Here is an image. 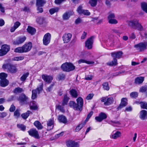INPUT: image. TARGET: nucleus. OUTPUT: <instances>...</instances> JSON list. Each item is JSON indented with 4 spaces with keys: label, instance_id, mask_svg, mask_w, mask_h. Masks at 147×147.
<instances>
[{
    "label": "nucleus",
    "instance_id": "nucleus-1",
    "mask_svg": "<svg viewBox=\"0 0 147 147\" xmlns=\"http://www.w3.org/2000/svg\"><path fill=\"white\" fill-rule=\"evenodd\" d=\"M32 47V44L31 42L26 43L22 47L15 48L14 52L19 53H27L30 51Z\"/></svg>",
    "mask_w": 147,
    "mask_h": 147
},
{
    "label": "nucleus",
    "instance_id": "nucleus-2",
    "mask_svg": "<svg viewBox=\"0 0 147 147\" xmlns=\"http://www.w3.org/2000/svg\"><path fill=\"white\" fill-rule=\"evenodd\" d=\"M129 25L132 28L137 29L139 30H143V28L141 24L139 23V20L135 19L132 20L128 21L127 22Z\"/></svg>",
    "mask_w": 147,
    "mask_h": 147
},
{
    "label": "nucleus",
    "instance_id": "nucleus-3",
    "mask_svg": "<svg viewBox=\"0 0 147 147\" xmlns=\"http://www.w3.org/2000/svg\"><path fill=\"white\" fill-rule=\"evenodd\" d=\"M3 69H7V72L11 73H15L18 71L16 65H13L10 63L4 64L2 66Z\"/></svg>",
    "mask_w": 147,
    "mask_h": 147
},
{
    "label": "nucleus",
    "instance_id": "nucleus-4",
    "mask_svg": "<svg viewBox=\"0 0 147 147\" xmlns=\"http://www.w3.org/2000/svg\"><path fill=\"white\" fill-rule=\"evenodd\" d=\"M61 68L63 71L69 72L74 70L75 67L72 63L66 62L61 65Z\"/></svg>",
    "mask_w": 147,
    "mask_h": 147
},
{
    "label": "nucleus",
    "instance_id": "nucleus-5",
    "mask_svg": "<svg viewBox=\"0 0 147 147\" xmlns=\"http://www.w3.org/2000/svg\"><path fill=\"white\" fill-rule=\"evenodd\" d=\"M7 76V74L4 73L0 74V84L1 86L4 87L8 85L9 81L6 79Z\"/></svg>",
    "mask_w": 147,
    "mask_h": 147
},
{
    "label": "nucleus",
    "instance_id": "nucleus-6",
    "mask_svg": "<svg viewBox=\"0 0 147 147\" xmlns=\"http://www.w3.org/2000/svg\"><path fill=\"white\" fill-rule=\"evenodd\" d=\"M134 47L139 52L143 51L147 48V42L140 43L135 45Z\"/></svg>",
    "mask_w": 147,
    "mask_h": 147
},
{
    "label": "nucleus",
    "instance_id": "nucleus-7",
    "mask_svg": "<svg viewBox=\"0 0 147 147\" xmlns=\"http://www.w3.org/2000/svg\"><path fill=\"white\" fill-rule=\"evenodd\" d=\"M26 39L25 36H19L13 41V44L14 45H19L23 43Z\"/></svg>",
    "mask_w": 147,
    "mask_h": 147
},
{
    "label": "nucleus",
    "instance_id": "nucleus-8",
    "mask_svg": "<svg viewBox=\"0 0 147 147\" xmlns=\"http://www.w3.org/2000/svg\"><path fill=\"white\" fill-rule=\"evenodd\" d=\"M51 38V35L49 33L45 34L43 38V44L45 45H48L50 42Z\"/></svg>",
    "mask_w": 147,
    "mask_h": 147
},
{
    "label": "nucleus",
    "instance_id": "nucleus-9",
    "mask_svg": "<svg viewBox=\"0 0 147 147\" xmlns=\"http://www.w3.org/2000/svg\"><path fill=\"white\" fill-rule=\"evenodd\" d=\"M72 36L71 34L69 33H65L63 34L62 39L64 43L69 42L71 40Z\"/></svg>",
    "mask_w": 147,
    "mask_h": 147
},
{
    "label": "nucleus",
    "instance_id": "nucleus-10",
    "mask_svg": "<svg viewBox=\"0 0 147 147\" xmlns=\"http://www.w3.org/2000/svg\"><path fill=\"white\" fill-rule=\"evenodd\" d=\"M18 100L20 104L23 105L25 103H26L28 100V98L23 93L19 96Z\"/></svg>",
    "mask_w": 147,
    "mask_h": 147
},
{
    "label": "nucleus",
    "instance_id": "nucleus-11",
    "mask_svg": "<svg viewBox=\"0 0 147 147\" xmlns=\"http://www.w3.org/2000/svg\"><path fill=\"white\" fill-rule=\"evenodd\" d=\"M28 132L30 136L34 137L37 139L40 138L38 131L35 129H30L28 131Z\"/></svg>",
    "mask_w": 147,
    "mask_h": 147
},
{
    "label": "nucleus",
    "instance_id": "nucleus-12",
    "mask_svg": "<svg viewBox=\"0 0 147 147\" xmlns=\"http://www.w3.org/2000/svg\"><path fill=\"white\" fill-rule=\"evenodd\" d=\"M94 36H91L85 42L86 47L89 49L92 48V45L93 43V38Z\"/></svg>",
    "mask_w": 147,
    "mask_h": 147
},
{
    "label": "nucleus",
    "instance_id": "nucleus-13",
    "mask_svg": "<svg viewBox=\"0 0 147 147\" xmlns=\"http://www.w3.org/2000/svg\"><path fill=\"white\" fill-rule=\"evenodd\" d=\"M67 147H79V144L78 142L72 140H69L66 142Z\"/></svg>",
    "mask_w": 147,
    "mask_h": 147
},
{
    "label": "nucleus",
    "instance_id": "nucleus-14",
    "mask_svg": "<svg viewBox=\"0 0 147 147\" xmlns=\"http://www.w3.org/2000/svg\"><path fill=\"white\" fill-rule=\"evenodd\" d=\"M42 77L44 80L47 83H50L53 80V77L52 76H48L46 74L42 75Z\"/></svg>",
    "mask_w": 147,
    "mask_h": 147
},
{
    "label": "nucleus",
    "instance_id": "nucleus-15",
    "mask_svg": "<svg viewBox=\"0 0 147 147\" xmlns=\"http://www.w3.org/2000/svg\"><path fill=\"white\" fill-rule=\"evenodd\" d=\"M144 80V77L142 76L137 77L135 79L134 83L136 84H140L143 83Z\"/></svg>",
    "mask_w": 147,
    "mask_h": 147
},
{
    "label": "nucleus",
    "instance_id": "nucleus-16",
    "mask_svg": "<svg viewBox=\"0 0 147 147\" xmlns=\"http://www.w3.org/2000/svg\"><path fill=\"white\" fill-rule=\"evenodd\" d=\"M123 53L121 51L112 52L111 53V56L115 58L119 59L121 57Z\"/></svg>",
    "mask_w": 147,
    "mask_h": 147
},
{
    "label": "nucleus",
    "instance_id": "nucleus-17",
    "mask_svg": "<svg viewBox=\"0 0 147 147\" xmlns=\"http://www.w3.org/2000/svg\"><path fill=\"white\" fill-rule=\"evenodd\" d=\"M74 13L71 11L67 12L64 13L63 16V19L64 20H68L71 16L73 15Z\"/></svg>",
    "mask_w": 147,
    "mask_h": 147
},
{
    "label": "nucleus",
    "instance_id": "nucleus-18",
    "mask_svg": "<svg viewBox=\"0 0 147 147\" xmlns=\"http://www.w3.org/2000/svg\"><path fill=\"white\" fill-rule=\"evenodd\" d=\"M127 99L126 98H123L121 100V103L117 109H119L125 107L127 105Z\"/></svg>",
    "mask_w": 147,
    "mask_h": 147
},
{
    "label": "nucleus",
    "instance_id": "nucleus-19",
    "mask_svg": "<svg viewBox=\"0 0 147 147\" xmlns=\"http://www.w3.org/2000/svg\"><path fill=\"white\" fill-rule=\"evenodd\" d=\"M76 101L77 103L76 104L78 105V110H80L83 104V99L80 97L78 98L77 99Z\"/></svg>",
    "mask_w": 147,
    "mask_h": 147
},
{
    "label": "nucleus",
    "instance_id": "nucleus-20",
    "mask_svg": "<svg viewBox=\"0 0 147 147\" xmlns=\"http://www.w3.org/2000/svg\"><path fill=\"white\" fill-rule=\"evenodd\" d=\"M54 120L53 119H50L47 123L48 130H50L53 129L54 126Z\"/></svg>",
    "mask_w": 147,
    "mask_h": 147
},
{
    "label": "nucleus",
    "instance_id": "nucleus-21",
    "mask_svg": "<svg viewBox=\"0 0 147 147\" xmlns=\"http://www.w3.org/2000/svg\"><path fill=\"white\" fill-rule=\"evenodd\" d=\"M78 63L79 64L82 63H86L88 64H94V61H89L85 59H80L78 61Z\"/></svg>",
    "mask_w": 147,
    "mask_h": 147
},
{
    "label": "nucleus",
    "instance_id": "nucleus-22",
    "mask_svg": "<svg viewBox=\"0 0 147 147\" xmlns=\"http://www.w3.org/2000/svg\"><path fill=\"white\" fill-rule=\"evenodd\" d=\"M39 88H37L36 89L33 90L32 91V98L34 100L37 97V93L39 92Z\"/></svg>",
    "mask_w": 147,
    "mask_h": 147
},
{
    "label": "nucleus",
    "instance_id": "nucleus-23",
    "mask_svg": "<svg viewBox=\"0 0 147 147\" xmlns=\"http://www.w3.org/2000/svg\"><path fill=\"white\" fill-rule=\"evenodd\" d=\"M58 119L59 122L65 123L67 122V120L66 117L63 115H59L58 116Z\"/></svg>",
    "mask_w": 147,
    "mask_h": 147
},
{
    "label": "nucleus",
    "instance_id": "nucleus-24",
    "mask_svg": "<svg viewBox=\"0 0 147 147\" xmlns=\"http://www.w3.org/2000/svg\"><path fill=\"white\" fill-rule=\"evenodd\" d=\"M27 32L31 35H34L36 32V29L30 26H28L27 29Z\"/></svg>",
    "mask_w": 147,
    "mask_h": 147
},
{
    "label": "nucleus",
    "instance_id": "nucleus-25",
    "mask_svg": "<svg viewBox=\"0 0 147 147\" xmlns=\"http://www.w3.org/2000/svg\"><path fill=\"white\" fill-rule=\"evenodd\" d=\"M20 24V23L18 21L15 22L13 26L11 27L10 29V32H14L15 30L19 27Z\"/></svg>",
    "mask_w": 147,
    "mask_h": 147
},
{
    "label": "nucleus",
    "instance_id": "nucleus-26",
    "mask_svg": "<svg viewBox=\"0 0 147 147\" xmlns=\"http://www.w3.org/2000/svg\"><path fill=\"white\" fill-rule=\"evenodd\" d=\"M147 112L146 111L142 110L140 113V118L144 120L147 118Z\"/></svg>",
    "mask_w": 147,
    "mask_h": 147
},
{
    "label": "nucleus",
    "instance_id": "nucleus-27",
    "mask_svg": "<svg viewBox=\"0 0 147 147\" xmlns=\"http://www.w3.org/2000/svg\"><path fill=\"white\" fill-rule=\"evenodd\" d=\"M69 105L70 107H72L75 110H78V105L76 104V103L73 101L69 102Z\"/></svg>",
    "mask_w": 147,
    "mask_h": 147
},
{
    "label": "nucleus",
    "instance_id": "nucleus-28",
    "mask_svg": "<svg viewBox=\"0 0 147 147\" xmlns=\"http://www.w3.org/2000/svg\"><path fill=\"white\" fill-rule=\"evenodd\" d=\"M34 125L39 130L43 128V126L38 121H35L34 123Z\"/></svg>",
    "mask_w": 147,
    "mask_h": 147
},
{
    "label": "nucleus",
    "instance_id": "nucleus-29",
    "mask_svg": "<svg viewBox=\"0 0 147 147\" xmlns=\"http://www.w3.org/2000/svg\"><path fill=\"white\" fill-rule=\"evenodd\" d=\"M69 99V98L67 96V94H65L64 95V98L62 102V106H64L67 104Z\"/></svg>",
    "mask_w": 147,
    "mask_h": 147
},
{
    "label": "nucleus",
    "instance_id": "nucleus-30",
    "mask_svg": "<svg viewBox=\"0 0 147 147\" xmlns=\"http://www.w3.org/2000/svg\"><path fill=\"white\" fill-rule=\"evenodd\" d=\"M46 3L45 0H36V6L43 7Z\"/></svg>",
    "mask_w": 147,
    "mask_h": 147
},
{
    "label": "nucleus",
    "instance_id": "nucleus-31",
    "mask_svg": "<svg viewBox=\"0 0 147 147\" xmlns=\"http://www.w3.org/2000/svg\"><path fill=\"white\" fill-rule=\"evenodd\" d=\"M1 48L2 50L4 51V54H6L10 50V47L9 46L7 45H3L1 47Z\"/></svg>",
    "mask_w": 147,
    "mask_h": 147
},
{
    "label": "nucleus",
    "instance_id": "nucleus-32",
    "mask_svg": "<svg viewBox=\"0 0 147 147\" xmlns=\"http://www.w3.org/2000/svg\"><path fill=\"white\" fill-rule=\"evenodd\" d=\"M30 108L32 110H35L38 108L36 102L34 101L30 102Z\"/></svg>",
    "mask_w": 147,
    "mask_h": 147
},
{
    "label": "nucleus",
    "instance_id": "nucleus-33",
    "mask_svg": "<svg viewBox=\"0 0 147 147\" xmlns=\"http://www.w3.org/2000/svg\"><path fill=\"white\" fill-rule=\"evenodd\" d=\"M121 134V133L120 132L117 131L115 133L111 135V138L113 139H116L119 137Z\"/></svg>",
    "mask_w": 147,
    "mask_h": 147
},
{
    "label": "nucleus",
    "instance_id": "nucleus-34",
    "mask_svg": "<svg viewBox=\"0 0 147 147\" xmlns=\"http://www.w3.org/2000/svg\"><path fill=\"white\" fill-rule=\"evenodd\" d=\"M59 10V8L58 7H55L50 9L49 11L51 15H52L55 13L57 12Z\"/></svg>",
    "mask_w": 147,
    "mask_h": 147
},
{
    "label": "nucleus",
    "instance_id": "nucleus-35",
    "mask_svg": "<svg viewBox=\"0 0 147 147\" xmlns=\"http://www.w3.org/2000/svg\"><path fill=\"white\" fill-rule=\"evenodd\" d=\"M108 123L113 126H116L120 124V122L117 121H113L111 120H109Z\"/></svg>",
    "mask_w": 147,
    "mask_h": 147
},
{
    "label": "nucleus",
    "instance_id": "nucleus-36",
    "mask_svg": "<svg viewBox=\"0 0 147 147\" xmlns=\"http://www.w3.org/2000/svg\"><path fill=\"white\" fill-rule=\"evenodd\" d=\"M70 94L73 97L76 98L77 97L78 95L76 90L72 89L70 90Z\"/></svg>",
    "mask_w": 147,
    "mask_h": 147
},
{
    "label": "nucleus",
    "instance_id": "nucleus-37",
    "mask_svg": "<svg viewBox=\"0 0 147 147\" xmlns=\"http://www.w3.org/2000/svg\"><path fill=\"white\" fill-rule=\"evenodd\" d=\"M114 101V100L112 97L107 98V102L105 103V105H109L112 104Z\"/></svg>",
    "mask_w": 147,
    "mask_h": 147
},
{
    "label": "nucleus",
    "instance_id": "nucleus-38",
    "mask_svg": "<svg viewBox=\"0 0 147 147\" xmlns=\"http://www.w3.org/2000/svg\"><path fill=\"white\" fill-rule=\"evenodd\" d=\"M85 124V123H82L78 125L75 129V131L77 132L80 131L84 127Z\"/></svg>",
    "mask_w": 147,
    "mask_h": 147
},
{
    "label": "nucleus",
    "instance_id": "nucleus-39",
    "mask_svg": "<svg viewBox=\"0 0 147 147\" xmlns=\"http://www.w3.org/2000/svg\"><path fill=\"white\" fill-rule=\"evenodd\" d=\"M141 7L142 10L147 13V3L143 2L141 3Z\"/></svg>",
    "mask_w": 147,
    "mask_h": 147
},
{
    "label": "nucleus",
    "instance_id": "nucleus-40",
    "mask_svg": "<svg viewBox=\"0 0 147 147\" xmlns=\"http://www.w3.org/2000/svg\"><path fill=\"white\" fill-rule=\"evenodd\" d=\"M23 91V89L22 88L19 87L15 88L13 90V92L16 94L20 93Z\"/></svg>",
    "mask_w": 147,
    "mask_h": 147
},
{
    "label": "nucleus",
    "instance_id": "nucleus-41",
    "mask_svg": "<svg viewBox=\"0 0 147 147\" xmlns=\"http://www.w3.org/2000/svg\"><path fill=\"white\" fill-rule=\"evenodd\" d=\"M117 64V60L115 58H113V60L107 63L108 65L110 66L116 65Z\"/></svg>",
    "mask_w": 147,
    "mask_h": 147
},
{
    "label": "nucleus",
    "instance_id": "nucleus-42",
    "mask_svg": "<svg viewBox=\"0 0 147 147\" xmlns=\"http://www.w3.org/2000/svg\"><path fill=\"white\" fill-rule=\"evenodd\" d=\"M139 92H146L147 93V86H145L141 87L139 89Z\"/></svg>",
    "mask_w": 147,
    "mask_h": 147
},
{
    "label": "nucleus",
    "instance_id": "nucleus-43",
    "mask_svg": "<svg viewBox=\"0 0 147 147\" xmlns=\"http://www.w3.org/2000/svg\"><path fill=\"white\" fill-rule=\"evenodd\" d=\"M103 88L104 90H109V84L107 82L104 83L102 85Z\"/></svg>",
    "mask_w": 147,
    "mask_h": 147
},
{
    "label": "nucleus",
    "instance_id": "nucleus-44",
    "mask_svg": "<svg viewBox=\"0 0 147 147\" xmlns=\"http://www.w3.org/2000/svg\"><path fill=\"white\" fill-rule=\"evenodd\" d=\"M29 75V73L28 72H27L24 74L20 78V80L22 81H24L26 80V78Z\"/></svg>",
    "mask_w": 147,
    "mask_h": 147
},
{
    "label": "nucleus",
    "instance_id": "nucleus-45",
    "mask_svg": "<svg viewBox=\"0 0 147 147\" xmlns=\"http://www.w3.org/2000/svg\"><path fill=\"white\" fill-rule=\"evenodd\" d=\"M17 126L18 128L23 131H24L26 130V127L23 124H18Z\"/></svg>",
    "mask_w": 147,
    "mask_h": 147
},
{
    "label": "nucleus",
    "instance_id": "nucleus-46",
    "mask_svg": "<svg viewBox=\"0 0 147 147\" xmlns=\"http://www.w3.org/2000/svg\"><path fill=\"white\" fill-rule=\"evenodd\" d=\"M24 58L23 56L15 57L12 58V60L16 61H19L23 60Z\"/></svg>",
    "mask_w": 147,
    "mask_h": 147
},
{
    "label": "nucleus",
    "instance_id": "nucleus-47",
    "mask_svg": "<svg viewBox=\"0 0 147 147\" xmlns=\"http://www.w3.org/2000/svg\"><path fill=\"white\" fill-rule=\"evenodd\" d=\"M130 96L132 98H136L138 96V93L136 92H132L130 93Z\"/></svg>",
    "mask_w": 147,
    "mask_h": 147
},
{
    "label": "nucleus",
    "instance_id": "nucleus-48",
    "mask_svg": "<svg viewBox=\"0 0 147 147\" xmlns=\"http://www.w3.org/2000/svg\"><path fill=\"white\" fill-rule=\"evenodd\" d=\"M140 103L142 108L147 109V103L145 102H140Z\"/></svg>",
    "mask_w": 147,
    "mask_h": 147
},
{
    "label": "nucleus",
    "instance_id": "nucleus-49",
    "mask_svg": "<svg viewBox=\"0 0 147 147\" xmlns=\"http://www.w3.org/2000/svg\"><path fill=\"white\" fill-rule=\"evenodd\" d=\"M30 111H28L25 113H24L22 115V117L24 119H26L28 117L29 115V113Z\"/></svg>",
    "mask_w": 147,
    "mask_h": 147
},
{
    "label": "nucleus",
    "instance_id": "nucleus-50",
    "mask_svg": "<svg viewBox=\"0 0 147 147\" xmlns=\"http://www.w3.org/2000/svg\"><path fill=\"white\" fill-rule=\"evenodd\" d=\"M98 0H90L89 1V3L91 6L92 7L95 6L97 4V1Z\"/></svg>",
    "mask_w": 147,
    "mask_h": 147
},
{
    "label": "nucleus",
    "instance_id": "nucleus-51",
    "mask_svg": "<svg viewBox=\"0 0 147 147\" xmlns=\"http://www.w3.org/2000/svg\"><path fill=\"white\" fill-rule=\"evenodd\" d=\"M99 116L100 117L102 120L106 119L107 118V115L106 114L103 112H101L99 114Z\"/></svg>",
    "mask_w": 147,
    "mask_h": 147
},
{
    "label": "nucleus",
    "instance_id": "nucleus-52",
    "mask_svg": "<svg viewBox=\"0 0 147 147\" xmlns=\"http://www.w3.org/2000/svg\"><path fill=\"white\" fill-rule=\"evenodd\" d=\"M109 22L110 24H115L118 23V22L116 20L113 18L109 20Z\"/></svg>",
    "mask_w": 147,
    "mask_h": 147
},
{
    "label": "nucleus",
    "instance_id": "nucleus-53",
    "mask_svg": "<svg viewBox=\"0 0 147 147\" xmlns=\"http://www.w3.org/2000/svg\"><path fill=\"white\" fill-rule=\"evenodd\" d=\"M65 78V75L63 74H59L58 76V79L59 80H63Z\"/></svg>",
    "mask_w": 147,
    "mask_h": 147
},
{
    "label": "nucleus",
    "instance_id": "nucleus-54",
    "mask_svg": "<svg viewBox=\"0 0 147 147\" xmlns=\"http://www.w3.org/2000/svg\"><path fill=\"white\" fill-rule=\"evenodd\" d=\"M20 115L19 111L18 109H16L14 112V116L17 118H18Z\"/></svg>",
    "mask_w": 147,
    "mask_h": 147
},
{
    "label": "nucleus",
    "instance_id": "nucleus-55",
    "mask_svg": "<svg viewBox=\"0 0 147 147\" xmlns=\"http://www.w3.org/2000/svg\"><path fill=\"white\" fill-rule=\"evenodd\" d=\"M37 7V10L38 11L37 12L38 13H41L43 11V9L42 8V7L41 6H36Z\"/></svg>",
    "mask_w": 147,
    "mask_h": 147
},
{
    "label": "nucleus",
    "instance_id": "nucleus-56",
    "mask_svg": "<svg viewBox=\"0 0 147 147\" xmlns=\"http://www.w3.org/2000/svg\"><path fill=\"white\" fill-rule=\"evenodd\" d=\"M81 14H83L85 15L89 16L90 14V13L88 10H84L82 12Z\"/></svg>",
    "mask_w": 147,
    "mask_h": 147
},
{
    "label": "nucleus",
    "instance_id": "nucleus-57",
    "mask_svg": "<svg viewBox=\"0 0 147 147\" xmlns=\"http://www.w3.org/2000/svg\"><path fill=\"white\" fill-rule=\"evenodd\" d=\"M7 115V113L5 112L0 113V118H2L5 117Z\"/></svg>",
    "mask_w": 147,
    "mask_h": 147
},
{
    "label": "nucleus",
    "instance_id": "nucleus-58",
    "mask_svg": "<svg viewBox=\"0 0 147 147\" xmlns=\"http://www.w3.org/2000/svg\"><path fill=\"white\" fill-rule=\"evenodd\" d=\"M82 6H80L77 9V11L78 13L79 14H81L82 12L84 10L83 9H82Z\"/></svg>",
    "mask_w": 147,
    "mask_h": 147
},
{
    "label": "nucleus",
    "instance_id": "nucleus-59",
    "mask_svg": "<svg viewBox=\"0 0 147 147\" xmlns=\"http://www.w3.org/2000/svg\"><path fill=\"white\" fill-rule=\"evenodd\" d=\"M125 73V71H119L118 72H116L113 74V76H119V75L121 74H122L123 73Z\"/></svg>",
    "mask_w": 147,
    "mask_h": 147
},
{
    "label": "nucleus",
    "instance_id": "nucleus-60",
    "mask_svg": "<svg viewBox=\"0 0 147 147\" xmlns=\"http://www.w3.org/2000/svg\"><path fill=\"white\" fill-rule=\"evenodd\" d=\"M65 1V0H55V3L57 4H60Z\"/></svg>",
    "mask_w": 147,
    "mask_h": 147
},
{
    "label": "nucleus",
    "instance_id": "nucleus-61",
    "mask_svg": "<svg viewBox=\"0 0 147 147\" xmlns=\"http://www.w3.org/2000/svg\"><path fill=\"white\" fill-rule=\"evenodd\" d=\"M115 17V15L114 13L110 14L108 17V18L109 20L111 19H112L114 18Z\"/></svg>",
    "mask_w": 147,
    "mask_h": 147
},
{
    "label": "nucleus",
    "instance_id": "nucleus-62",
    "mask_svg": "<svg viewBox=\"0 0 147 147\" xmlns=\"http://www.w3.org/2000/svg\"><path fill=\"white\" fill-rule=\"evenodd\" d=\"M93 96V94H90L87 96L86 98L88 100H91Z\"/></svg>",
    "mask_w": 147,
    "mask_h": 147
},
{
    "label": "nucleus",
    "instance_id": "nucleus-63",
    "mask_svg": "<svg viewBox=\"0 0 147 147\" xmlns=\"http://www.w3.org/2000/svg\"><path fill=\"white\" fill-rule=\"evenodd\" d=\"M57 108L62 112H64L65 111L63 107L60 105H58Z\"/></svg>",
    "mask_w": 147,
    "mask_h": 147
},
{
    "label": "nucleus",
    "instance_id": "nucleus-64",
    "mask_svg": "<svg viewBox=\"0 0 147 147\" xmlns=\"http://www.w3.org/2000/svg\"><path fill=\"white\" fill-rule=\"evenodd\" d=\"M15 107L13 105H12L9 109L10 111L11 112H13L15 110Z\"/></svg>",
    "mask_w": 147,
    "mask_h": 147
}]
</instances>
